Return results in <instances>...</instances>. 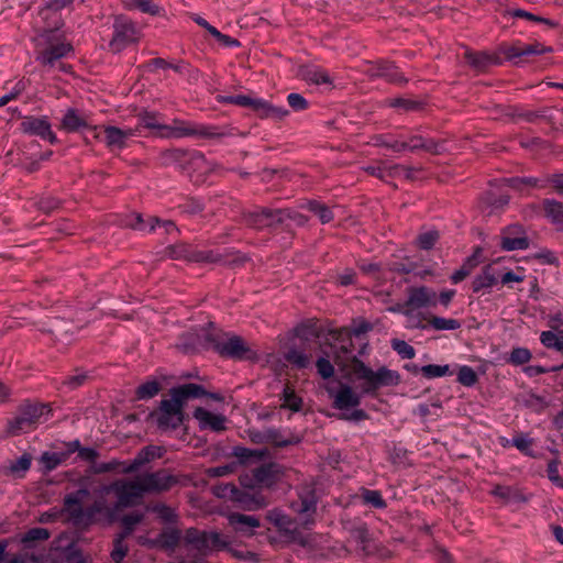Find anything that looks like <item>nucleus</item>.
<instances>
[{
  "mask_svg": "<svg viewBox=\"0 0 563 563\" xmlns=\"http://www.w3.org/2000/svg\"><path fill=\"white\" fill-rule=\"evenodd\" d=\"M131 9H139L144 13L156 15L159 12V8L151 0H132L129 4Z\"/></svg>",
  "mask_w": 563,
  "mask_h": 563,
  "instance_id": "obj_64",
  "label": "nucleus"
},
{
  "mask_svg": "<svg viewBox=\"0 0 563 563\" xmlns=\"http://www.w3.org/2000/svg\"><path fill=\"white\" fill-rule=\"evenodd\" d=\"M170 396L174 399L179 400V405L184 408L185 404L189 398H200L209 396L214 400H221V396L218 394L208 393L202 386L197 384H185L170 390Z\"/></svg>",
  "mask_w": 563,
  "mask_h": 563,
  "instance_id": "obj_17",
  "label": "nucleus"
},
{
  "mask_svg": "<svg viewBox=\"0 0 563 563\" xmlns=\"http://www.w3.org/2000/svg\"><path fill=\"white\" fill-rule=\"evenodd\" d=\"M20 129L23 133L40 136L51 144L57 142L56 134L52 131L51 123L45 117L26 115L22 119Z\"/></svg>",
  "mask_w": 563,
  "mask_h": 563,
  "instance_id": "obj_13",
  "label": "nucleus"
},
{
  "mask_svg": "<svg viewBox=\"0 0 563 563\" xmlns=\"http://www.w3.org/2000/svg\"><path fill=\"white\" fill-rule=\"evenodd\" d=\"M229 526L241 536L252 537L255 529L260 528V519L255 516L232 512L228 516Z\"/></svg>",
  "mask_w": 563,
  "mask_h": 563,
  "instance_id": "obj_18",
  "label": "nucleus"
},
{
  "mask_svg": "<svg viewBox=\"0 0 563 563\" xmlns=\"http://www.w3.org/2000/svg\"><path fill=\"white\" fill-rule=\"evenodd\" d=\"M89 495L90 492L88 488H79L64 498L63 512L67 516V520L75 527H89L87 508L82 506L84 500Z\"/></svg>",
  "mask_w": 563,
  "mask_h": 563,
  "instance_id": "obj_6",
  "label": "nucleus"
},
{
  "mask_svg": "<svg viewBox=\"0 0 563 563\" xmlns=\"http://www.w3.org/2000/svg\"><path fill=\"white\" fill-rule=\"evenodd\" d=\"M231 498L246 510H257L268 505L266 498L257 492L239 489L234 485L230 486Z\"/></svg>",
  "mask_w": 563,
  "mask_h": 563,
  "instance_id": "obj_16",
  "label": "nucleus"
},
{
  "mask_svg": "<svg viewBox=\"0 0 563 563\" xmlns=\"http://www.w3.org/2000/svg\"><path fill=\"white\" fill-rule=\"evenodd\" d=\"M145 494H161L168 492L178 484L177 476L169 474L166 470H158L153 473L139 475Z\"/></svg>",
  "mask_w": 563,
  "mask_h": 563,
  "instance_id": "obj_11",
  "label": "nucleus"
},
{
  "mask_svg": "<svg viewBox=\"0 0 563 563\" xmlns=\"http://www.w3.org/2000/svg\"><path fill=\"white\" fill-rule=\"evenodd\" d=\"M161 390V385L156 380H150L140 385L136 389L139 399H148L156 396Z\"/></svg>",
  "mask_w": 563,
  "mask_h": 563,
  "instance_id": "obj_51",
  "label": "nucleus"
},
{
  "mask_svg": "<svg viewBox=\"0 0 563 563\" xmlns=\"http://www.w3.org/2000/svg\"><path fill=\"white\" fill-rule=\"evenodd\" d=\"M371 143L374 146L386 147V148H389V150H391V151H394L396 153H400L402 151H406V146H407L405 144V141L397 140L393 135H387V134L374 135L372 137Z\"/></svg>",
  "mask_w": 563,
  "mask_h": 563,
  "instance_id": "obj_38",
  "label": "nucleus"
},
{
  "mask_svg": "<svg viewBox=\"0 0 563 563\" xmlns=\"http://www.w3.org/2000/svg\"><path fill=\"white\" fill-rule=\"evenodd\" d=\"M545 214L554 222H563V203L555 200H544Z\"/></svg>",
  "mask_w": 563,
  "mask_h": 563,
  "instance_id": "obj_49",
  "label": "nucleus"
},
{
  "mask_svg": "<svg viewBox=\"0 0 563 563\" xmlns=\"http://www.w3.org/2000/svg\"><path fill=\"white\" fill-rule=\"evenodd\" d=\"M165 254L172 260H186L195 263H216L221 260L213 251H198L187 244L170 245L165 249Z\"/></svg>",
  "mask_w": 563,
  "mask_h": 563,
  "instance_id": "obj_10",
  "label": "nucleus"
},
{
  "mask_svg": "<svg viewBox=\"0 0 563 563\" xmlns=\"http://www.w3.org/2000/svg\"><path fill=\"white\" fill-rule=\"evenodd\" d=\"M194 417L199 421L201 429H210L216 432H222L227 429V418L223 415L212 413L198 407L194 411Z\"/></svg>",
  "mask_w": 563,
  "mask_h": 563,
  "instance_id": "obj_23",
  "label": "nucleus"
},
{
  "mask_svg": "<svg viewBox=\"0 0 563 563\" xmlns=\"http://www.w3.org/2000/svg\"><path fill=\"white\" fill-rule=\"evenodd\" d=\"M266 444H271L276 448H286L288 445L297 444L299 442V438L295 435L290 438H284L282 431L275 428L266 429Z\"/></svg>",
  "mask_w": 563,
  "mask_h": 563,
  "instance_id": "obj_39",
  "label": "nucleus"
},
{
  "mask_svg": "<svg viewBox=\"0 0 563 563\" xmlns=\"http://www.w3.org/2000/svg\"><path fill=\"white\" fill-rule=\"evenodd\" d=\"M73 47L69 43L60 42L49 44L45 49L41 51L36 59L45 67H54L56 62L65 57Z\"/></svg>",
  "mask_w": 563,
  "mask_h": 563,
  "instance_id": "obj_21",
  "label": "nucleus"
},
{
  "mask_svg": "<svg viewBox=\"0 0 563 563\" xmlns=\"http://www.w3.org/2000/svg\"><path fill=\"white\" fill-rule=\"evenodd\" d=\"M81 128H88L86 120L79 117L75 109H68L60 122V129L66 132H76Z\"/></svg>",
  "mask_w": 563,
  "mask_h": 563,
  "instance_id": "obj_34",
  "label": "nucleus"
},
{
  "mask_svg": "<svg viewBox=\"0 0 563 563\" xmlns=\"http://www.w3.org/2000/svg\"><path fill=\"white\" fill-rule=\"evenodd\" d=\"M229 545V541L218 532H207L195 528L186 531L184 548L191 563H205V558L214 551H221Z\"/></svg>",
  "mask_w": 563,
  "mask_h": 563,
  "instance_id": "obj_1",
  "label": "nucleus"
},
{
  "mask_svg": "<svg viewBox=\"0 0 563 563\" xmlns=\"http://www.w3.org/2000/svg\"><path fill=\"white\" fill-rule=\"evenodd\" d=\"M106 494L100 492V497L97 498L90 506L87 507V516L89 526L96 521V517L101 514H107L110 511L109 506L107 505L106 499L103 498Z\"/></svg>",
  "mask_w": 563,
  "mask_h": 563,
  "instance_id": "obj_43",
  "label": "nucleus"
},
{
  "mask_svg": "<svg viewBox=\"0 0 563 563\" xmlns=\"http://www.w3.org/2000/svg\"><path fill=\"white\" fill-rule=\"evenodd\" d=\"M541 343L548 349H554L563 352V336L560 338L552 331H543L540 335Z\"/></svg>",
  "mask_w": 563,
  "mask_h": 563,
  "instance_id": "obj_50",
  "label": "nucleus"
},
{
  "mask_svg": "<svg viewBox=\"0 0 563 563\" xmlns=\"http://www.w3.org/2000/svg\"><path fill=\"white\" fill-rule=\"evenodd\" d=\"M165 130H168L169 134L175 137L219 139L225 135L224 132H218L214 126L185 121H174L173 125L165 126Z\"/></svg>",
  "mask_w": 563,
  "mask_h": 563,
  "instance_id": "obj_8",
  "label": "nucleus"
},
{
  "mask_svg": "<svg viewBox=\"0 0 563 563\" xmlns=\"http://www.w3.org/2000/svg\"><path fill=\"white\" fill-rule=\"evenodd\" d=\"M372 76L384 77L391 84H406L407 79L400 74L397 67L389 62H379L369 70Z\"/></svg>",
  "mask_w": 563,
  "mask_h": 563,
  "instance_id": "obj_28",
  "label": "nucleus"
},
{
  "mask_svg": "<svg viewBox=\"0 0 563 563\" xmlns=\"http://www.w3.org/2000/svg\"><path fill=\"white\" fill-rule=\"evenodd\" d=\"M102 494L113 493L117 497L114 509H122L139 505L146 495L140 476L133 479H117L110 485L101 487Z\"/></svg>",
  "mask_w": 563,
  "mask_h": 563,
  "instance_id": "obj_3",
  "label": "nucleus"
},
{
  "mask_svg": "<svg viewBox=\"0 0 563 563\" xmlns=\"http://www.w3.org/2000/svg\"><path fill=\"white\" fill-rule=\"evenodd\" d=\"M325 345L330 347L335 364L342 371L351 374L352 355L354 345L352 342V332L347 328L334 329L328 332Z\"/></svg>",
  "mask_w": 563,
  "mask_h": 563,
  "instance_id": "obj_4",
  "label": "nucleus"
},
{
  "mask_svg": "<svg viewBox=\"0 0 563 563\" xmlns=\"http://www.w3.org/2000/svg\"><path fill=\"white\" fill-rule=\"evenodd\" d=\"M51 537L49 531L46 528H32L25 532L22 537L21 542L24 544H29L35 541H45Z\"/></svg>",
  "mask_w": 563,
  "mask_h": 563,
  "instance_id": "obj_52",
  "label": "nucleus"
},
{
  "mask_svg": "<svg viewBox=\"0 0 563 563\" xmlns=\"http://www.w3.org/2000/svg\"><path fill=\"white\" fill-rule=\"evenodd\" d=\"M497 283V277L493 272L492 265L486 266L483 273L476 276L472 283V289L474 292H478L484 288L492 287Z\"/></svg>",
  "mask_w": 563,
  "mask_h": 563,
  "instance_id": "obj_40",
  "label": "nucleus"
},
{
  "mask_svg": "<svg viewBox=\"0 0 563 563\" xmlns=\"http://www.w3.org/2000/svg\"><path fill=\"white\" fill-rule=\"evenodd\" d=\"M386 102L389 107L402 109L405 112L419 111L423 108V103L421 101L407 98H394Z\"/></svg>",
  "mask_w": 563,
  "mask_h": 563,
  "instance_id": "obj_44",
  "label": "nucleus"
},
{
  "mask_svg": "<svg viewBox=\"0 0 563 563\" xmlns=\"http://www.w3.org/2000/svg\"><path fill=\"white\" fill-rule=\"evenodd\" d=\"M364 503L372 505L375 508H385L386 501L383 499L378 490L365 489L362 494Z\"/></svg>",
  "mask_w": 563,
  "mask_h": 563,
  "instance_id": "obj_63",
  "label": "nucleus"
},
{
  "mask_svg": "<svg viewBox=\"0 0 563 563\" xmlns=\"http://www.w3.org/2000/svg\"><path fill=\"white\" fill-rule=\"evenodd\" d=\"M104 141L107 146L113 151L115 148L121 150L125 146V141L128 137L133 135L132 130H121L117 126H106L104 128Z\"/></svg>",
  "mask_w": 563,
  "mask_h": 563,
  "instance_id": "obj_30",
  "label": "nucleus"
},
{
  "mask_svg": "<svg viewBox=\"0 0 563 563\" xmlns=\"http://www.w3.org/2000/svg\"><path fill=\"white\" fill-rule=\"evenodd\" d=\"M388 310L391 312L402 313L409 318V322L412 328L427 329V325L422 323L421 319L411 314L409 307H407V300L405 302H398L395 306L389 307Z\"/></svg>",
  "mask_w": 563,
  "mask_h": 563,
  "instance_id": "obj_47",
  "label": "nucleus"
},
{
  "mask_svg": "<svg viewBox=\"0 0 563 563\" xmlns=\"http://www.w3.org/2000/svg\"><path fill=\"white\" fill-rule=\"evenodd\" d=\"M439 240V232L435 230H431L424 233H421L417 238V243L422 250H430L433 247L435 242Z\"/></svg>",
  "mask_w": 563,
  "mask_h": 563,
  "instance_id": "obj_61",
  "label": "nucleus"
},
{
  "mask_svg": "<svg viewBox=\"0 0 563 563\" xmlns=\"http://www.w3.org/2000/svg\"><path fill=\"white\" fill-rule=\"evenodd\" d=\"M407 307H409L412 316L417 309L435 307L438 296L434 290L426 286L410 287L407 289Z\"/></svg>",
  "mask_w": 563,
  "mask_h": 563,
  "instance_id": "obj_14",
  "label": "nucleus"
},
{
  "mask_svg": "<svg viewBox=\"0 0 563 563\" xmlns=\"http://www.w3.org/2000/svg\"><path fill=\"white\" fill-rule=\"evenodd\" d=\"M143 518L144 515L139 511L123 516L121 519L123 531L120 533L122 538H128L129 536H131L134 530V527L139 525L143 520Z\"/></svg>",
  "mask_w": 563,
  "mask_h": 563,
  "instance_id": "obj_46",
  "label": "nucleus"
},
{
  "mask_svg": "<svg viewBox=\"0 0 563 563\" xmlns=\"http://www.w3.org/2000/svg\"><path fill=\"white\" fill-rule=\"evenodd\" d=\"M209 328L210 329L206 330V333L203 334V346L212 347L219 353L223 342L220 340V334L216 331L212 323H209Z\"/></svg>",
  "mask_w": 563,
  "mask_h": 563,
  "instance_id": "obj_55",
  "label": "nucleus"
},
{
  "mask_svg": "<svg viewBox=\"0 0 563 563\" xmlns=\"http://www.w3.org/2000/svg\"><path fill=\"white\" fill-rule=\"evenodd\" d=\"M351 374L355 375L357 379L364 380L362 393L373 396L376 395L379 388L396 386L400 382V376L397 372L385 366L374 372L357 357L352 358Z\"/></svg>",
  "mask_w": 563,
  "mask_h": 563,
  "instance_id": "obj_2",
  "label": "nucleus"
},
{
  "mask_svg": "<svg viewBox=\"0 0 563 563\" xmlns=\"http://www.w3.org/2000/svg\"><path fill=\"white\" fill-rule=\"evenodd\" d=\"M294 509L299 515L305 516L301 526L303 528H309L314 523L313 515L317 508V497L312 489L305 488L299 493V503L294 504Z\"/></svg>",
  "mask_w": 563,
  "mask_h": 563,
  "instance_id": "obj_15",
  "label": "nucleus"
},
{
  "mask_svg": "<svg viewBox=\"0 0 563 563\" xmlns=\"http://www.w3.org/2000/svg\"><path fill=\"white\" fill-rule=\"evenodd\" d=\"M71 0H51L44 8L41 9L40 15L43 20L48 19L52 14L56 15L57 12L68 5Z\"/></svg>",
  "mask_w": 563,
  "mask_h": 563,
  "instance_id": "obj_54",
  "label": "nucleus"
},
{
  "mask_svg": "<svg viewBox=\"0 0 563 563\" xmlns=\"http://www.w3.org/2000/svg\"><path fill=\"white\" fill-rule=\"evenodd\" d=\"M332 397L333 407L339 410L354 408L361 404V396L349 385H342Z\"/></svg>",
  "mask_w": 563,
  "mask_h": 563,
  "instance_id": "obj_27",
  "label": "nucleus"
},
{
  "mask_svg": "<svg viewBox=\"0 0 563 563\" xmlns=\"http://www.w3.org/2000/svg\"><path fill=\"white\" fill-rule=\"evenodd\" d=\"M49 408L44 404L24 402L19 406L15 416L8 421L7 431L11 435H18L33 430L41 421L44 412Z\"/></svg>",
  "mask_w": 563,
  "mask_h": 563,
  "instance_id": "obj_5",
  "label": "nucleus"
},
{
  "mask_svg": "<svg viewBox=\"0 0 563 563\" xmlns=\"http://www.w3.org/2000/svg\"><path fill=\"white\" fill-rule=\"evenodd\" d=\"M233 456L239 459L240 462L244 463L250 459L262 460L266 456V450H251L244 446H234L232 451Z\"/></svg>",
  "mask_w": 563,
  "mask_h": 563,
  "instance_id": "obj_45",
  "label": "nucleus"
},
{
  "mask_svg": "<svg viewBox=\"0 0 563 563\" xmlns=\"http://www.w3.org/2000/svg\"><path fill=\"white\" fill-rule=\"evenodd\" d=\"M253 110L260 118H269L275 120H283L289 114V111L282 107H275L265 100L256 99Z\"/></svg>",
  "mask_w": 563,
  "mask_h": 563,
  "instance_id": "obj_32",
  "label": "nucleus"
},
{
  "mask_svg": "<svg viewBox=\"0 0 563 563\" xmlns=\"http://www.w3.org/2000/svg\"><path fill=\"white\" fill-rule=\"evenodd\" d=\"M269 520L274 523V526L278 529V531L283 532L285 536L289 537L291 540L299 541L300 544L305 545L306 542L303 539L298 538V530L296 522L289 517L278 511H271L268 516Z\"/></svg>",
  "mask_w": 563,
  "mask_h": 563,
  "instance_id": "obj_24",
  "label": "nucleus"
},
{
  "mask_svg": "<svg viewBox=\"0 0 563 563\" xmlns=\"http://www.w3.org/2000/svg\"><path fill=\"white\" fill-rule=\"evenodd\" d=\"M183 409L184 408L179 405V400L170 396L169 399H163L161 401L158 410L152 412L151 417L156 419L157 426L162 430L176 429L183 423Z\"/></svg>",
  "mask_w": 563,
  "mask_h": 563,
  "instance_id": "obj_7",
  "label": "nucleus"
},
{
  "mask_svg": "<svg viewBox=\"0 0 563 563\" xmlns=\"http://www.w3.org/2000/svg\"><path fill=\"white\" fill-rule=\"evenodd\" d=\"M428 321L427 327L430 325L432 329L437 331L443 330H457L461 328V322L456 319H446L438 316L430 314L429 317L423 318Z\"/></svg>",
  "mask_w": 563,
  "mask_h": 563,
  "instance_id": "obj_41",
  "label": "nucleus"
},
{
  "mask_svg": "<svg viewBox=\"0 0 563 563\" xmlns=\"http://www.w3.org/2000/svg\"><path fill=\"white\" fill-rule=\"evenodd\" d=\"M124 225L140 231L146 230V228H148L150 231H153L156 225L164 228L166 233L177 231L175 223L172 221H161L154 217H151L145 221L140 213L133 214L131 220H128Z\"/></svg>",
  "mask_w": 563,
  "mask_h": 563,
  "instance_id": "obj_22",
  "label": "nucleus"
},
{
  "mask_svg": "<svg viewBox=\"0 0 563 563\" xmlns=\"http://www.w3.org/2000/svg\"><path fill=\"white\" fill-rule=\"evenodd\" d=\"M302 208H306L316 214L322 224L330 223L334 219L332 210L324 203L318 200H308Z\"/></svg>",
  "mask_w": 563,
  "mask_h": 563,
  "instance_id": "obj_35",
  "label": "nucleus"
},
{
  "mask_svg": "<svg viewBox=\"0 0 563 563\" xmlns=\"http://www.w3.org/2000/svg\"><path fill=\"white\" fill-rule=\"evenodd\" d=\"M391 346L402 358L410 360L416 355L415 349L404 340H393Z\"/></svg>",
  "mask_w": 563,
  "mask_h": 563,
  "instance_id": "obj_62",
  "label": "nucleus"
},
{
  "mask_svg": "<svg viewBox=\"0 0 563 563\" xmlns=\"http://www.w3.org/2000/svg\"><path fill=\"white\" fill-rule=\"evenodd\" d=\"M180 542V531L177 529H165L156 538L154 543L166 550H174Z\"/></svg>",
  "mask_w": 563,
  "mask_h": 563,
  "instance_id": "obj_36",
  "label": "nucleus"
},
{
  "mask_svg": "<svg viewBox=\"0 0 563 563\" xmlns=\"http://www.w3.org/2000/svg\"><path fill=\"white\" fill-rule=\"evenodd\" d=\"M282 209L262 208L243 214V221L253 229L277 228L283 225Z\"/></svg>",
  "mask_w": 563,
  "mask_h": 563,
  "instance_id": "obj_12",
  "label": "nucleus"
},
{
  "mask_svg": "<svg viewBox=\"0 0 563 563\" xmlns=\"http://www.w3.org/2000/svg\"><path fill=\"white\" fill-rule=\"evenodd\" d=\"M280 400H283L282 408H287L294 412L301 410L302 399L296 394L295 389L289 384L285 385L280 395Z\"/></svg>",
  "mask_w": 563,
  "mask_h": 563,
  "instance_id": "obj_37",
  "label": "nucleus"
},
{
  "mask_svg": "<svg viewBox=\"0 0 563 563\" xmlns=\"http://www.w3.org/2000/svg\"><path fill=\"white\" fill-rule=\"evenodd\" d=\"M500 246L505 251L526 250L529 246V240L523 235L521 227H508L500 238Z\"/></svg>",
  "mask_w": 563,
  "mask_h": 563,
  "instance_id": "obj_20",
  "label": "nucleus"
},
{
  "mask_svg": "<svg viewBox=\"0 0 563 563\" xmlns=\"http://www.w3.org/2000/svg\"><path fill=\"white\" fill-rule=\"evenodd\" d=\"M284 475V467L278 463H266L253 470L256 484L265 487L273 486Z\"/></svg>",
  "mask_w": 563,
  "mask_h": 563,
  "instance_id": "obj_19",
  "label": "nucleus"
},
{
  "mask_svg": "<svg viewBox=\"0 0 563 563\" xmlns=\"http://www.w3.org/2000/svg\"><path fill=\"white\" fill-rule=\"evenodd\" d=\"M113 29V36L109 43L110 49L113 53H119L128 45L137 41L135 26L128 18L117 16Z\"/></svg>",
  "mask_w": 563,
  "mask_h": 563,
  "instance_id": "obj_9",
  "label": "nucleus"
},
{
  "mask_svg": "<svg viewBox=\"0 0 563 563\" xmlns=\"http://www.w3.org/2000/svg\"><path fill=\"white\" fill-rule=\"evenodd\" d=\"M350 536L356 543L361 544L363 550H366L369 542V533L365 525L353 527L350 530Z\"/></svg>",
  "mask_w": 563,
  "mask_h": 563,
  "instance_id": "obj_58",
  "label": "nucleus"
},
{
  "mask_svg": "<svg viewBox=\"0 0 563 563\" xmlns=\"http://www.w3.org/2000/svg\"><path fill=\"white\" fill-rule=\"evenodd\" d=\"M478 380L476 372L470 366H462L457 374V382L463 386L471 387Z\"/></svg>",
  "mask_w": 563,
  "mask_h": 563,
  "instance_id": "obj_57",
  "label": "nucleus"
},
{
  "mask_svg": "<svg viewBox=\"0 0 563 563\" xmlns=\"http://www.w3.org/2000/svg\"><path fill=\"white\" fill-rule=\"evenodd\" d=\"M249 352H251V350L246 345L245 341L241 336L233 335L223 342L219 354L222 356L242 360L249 358Z\"/></svg>",
  "mask_w": 563,
  "mask_h": 563,
  "instance_id": "obj_25",
  "label": "nucleus"
},
{
  "mask_svg": "<svg viewBox=\"0 0 563 563\" xmlns=\"http://www.w3.org/2000/svg\"><path fill=\"white\" fill-rule=\"evenodd\" d=\"M298 76L308 84L313 85H330L332 82L329 74L322 68L316 66H300L298 69Z\"/></svg>",
  "mask_w": 563,
  "mask_h": 563,
  "instance_id": "obj_31",
  "label": "nucleus"
},
{
  "mask_svg": "<svg viewBox=\"0 0 563 563\" xmlns=\"http://www.w3.org/2000/svg\"><path fill=\"white\" fill-rule=\"evenodd\" d=\"M69 457V453L63 452H44L41 456V463L45 472L55 470L59 464L64 463Z\"/></svg>",
  "mask_w": 563,
  "mask_h": 563,
  "instance_id": "obj_42",
  "label": "nucleus"
},
{
  "mask_svg": "<svg viewBox=\"0 0 563 563\" xmlns=\"http://www.w3.org/2000/svg\"><path fill=\"white\" fill-rule=\"evenodd\" d=\"M464 57L467 63L478 73H484L490 66L500 64V58L496 54H488L486 52L466 51Z\"/></svg>",
  "mask_w": 563,
  "mask_h": 563,
  "instance_id": "obj_26",
  "label": "nucleus"
},
{
  "mask_svg": "<svg viewBox=\"0 0 563 563\" xmlns=\"http://www.w3.org/2000/svg\"><path fill=\"white\" fill-rule=\"evenodd\" d=\"M158 451L159 448L153 445L143 448L136 454V456L126 466L123 467L122 473L132 474L137 472L144 464L153 461L156 457H159L161 454Z\"/></svg>",
  "mask_w": 563,
  "mask_h": 563,
  "instance_id": "obj_29",
  "label": "nucleus"
},
{
  "mask_svg": "<svg viewBox=\"0 0 563 563\" xmlns=\"http://www.w3.org/2000/svg\"><path fill=\"white\" fill-rule=\"evenodd\" d=\"M531 352L526 347H516L511 351L508 362L514 365H523L531 360Z\"/></svg>",
  "mask_w": 563,
  "mask_h": 563,
  "instance_id": "obj_60",
  "label": "nucleus"
},
{
  "mask_svg": "<svg viewBox=\"0 0 563 563\" xmlns=\"http://www.w3.org/2000/svg\"><path fill=\"white\" fill-rule=\"evenodd\" d=\"M312 354L306 349L291 347L285 354V360L297 368H306L310 365Z\"/></svg>",
  "mask_w": 563,
  "mask_h": 563,
  "instance_id": "obj_33",
  "label": "nucleus"
},
{
  "mask_svg": "<svg viewBox=\"0 0 563 563\" xmlns=\"http://www.w3.org/2000/svg\"><path fill=\"white\" fill-rule=\"evenodd\" d=\"M126 538H122L119 534L113 541V550L111 551V558L115 563H121L124 556L128 553V547L124 544V540Z\"/></svg>",
  "mask_w": 563,
  "mask_h": 563,
  "instance_id": "obj_59",
  "label": "nucleus"
},
{
  "mask_svg": "<svg viewBox=\"0 0 563 563\" xmlns=\"http://www.w3.org/2000/svg\"><path fill=\"white\" fill-rule=\"evenodd\" d=\"M508 13L514 18H522V19H527V20H530L533 22L544 23V24L549 25L550 27L556 26V22H554L550 19L539 16V15H534V14H532L528 11H525L522 9H515V10L508 11Z\"/></svg>",
  "mask_w": 563,
  "mask_h": 563,
  "instance_id": "obj_56",
  "label": "nucleus"
},
{
  "mask_svg": "<svg viewBox=\"0 0 563 563\" xmlns=\"http://www.w3.org/2000/svg\"><path fill=\"white\" fill-rule=\"evenodd\" d=\"M324 356H321L317 360L316 366L318 374L324 378H331L334 375V367L329 361V357L332 356L328 351L322 350Z\"/></svg>",
  "mask_w": 563,
  "mask_h": 563,
  "instance_id": "obj_48",
  "label": "nucleus"
},
{
  "mask_svg": "<svg viewBox=\"0 0 563 563\" xmlns=\"http://www.w3.org/2000/svg\"><path fill=\"white\" fill-rule=\"evenodd\" d=\"M420 372L426 378H435V377H442L451 374L450 366L449 365H435V364H429L424 365L420 368Z\"/></svg>",
  "mask_w": 563,
  "mask_h": 563,
  "instance_id": "obj_53",
  "label": "nucleus"
}]
</instances>
